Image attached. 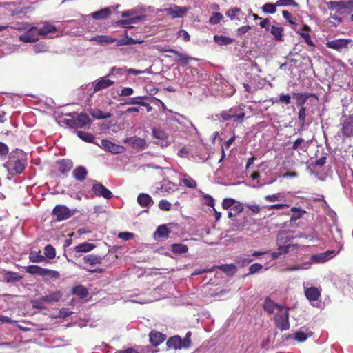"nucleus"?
<instances>
[{"label": "nucleus", "mask_w": 353, "mask_h": 353, "mask_svg": "<svg viewBox=\"0 0 353 353\" xmlns=\"http://www.w3.org/2000/svg\"><path fill=\"white\" fill-rule=\"evenodd\" d=\"M264 310L269 314H274L275 326L281 331L290 329L288 307L276 303L270 297H265L263 303Z\"/></svg>", "instance_id": "obj_1"}, {"label": "nucleus", "mask_w": 353, "mask_h": 353, "mask_svg": "<svg viewBox=\"0 0 353 353\" xmlns=\"http://www.w3.org/2000/svg\"><path fill=\"white\" fill-rule=\"evenodd\" d=\"M27 165V155L21 149L12 150L8 161L3 164L10 175L21 174Z\"/></svg>", "instance_id": "obj_2"}, {"label": "nucleus", "mask_w": 353, "mask_h": 353, "mask_svg": "<svg viewBox=\"0 0 353 353\" xmlns=\"http://www.w3.org/2000/svg\"><path fill=\"white\" fill-rule=\"evenodd\" d=\"M243 105L234 106L229 110L222 111L218 116L221 121H232L236 124L242 123L245 118Z\"/></svg>", "instance_id": "obj_3"}, {"label": "nucleus", "mask_w": 353, "mask_h": 353, "mask_svg": "<svg viewBox=\"0 0 353 353\" xmlns=\"http://www.w3.org/2000/svg\"><path fill=\"white\" fill-rule=\"evenodd\" d=\"M328 7L338 14L350 13L353 11V0L331 1L328 3Z\"/></svg>", "instance_id": "obj_4"}, {"label": "nucleus", "mask_w": 353, "mask_h": 353, "mask_svg": "<svg viewBox=\"0 0 353 353\" xmlns=\"http://www.w3.org/2000/svg\"><path fill=\"white\" fill-rule=\"evenodd\" d=\"M65 124L73 128H81L90 123V119L87 114L81 113L77 117L64 120Z\"/></svg>", "instance_id": "obj_5"}, {"label": "nucleus", "mask_w": 353, "mask_h": 353, "mask_svg": "<svg viewBox=\"0 0 353 353\" xmlns=\"http://www.w3.org/2000/svg\"><path fill=\"white\" fill-rule=\"evenodd\" d=\"M109 77H110V76L107 74L106 76L101 77L92 83L91 87L93 89V91L90 96L92 97L94 93L106 89L113 85L114 81L110 80Z\"/></svg>", "instance_id": "obj_6"}, {"label": "nucleus", "mask_w": 353, "mask_h": 353, "mask_svg": "<svg viewBox=\"0 0 353 353\" xmlns=\"http://www.w3.org/2000/svg\"><path fill=\"white\" fill-rule=\"evenodd\" d=\"M341 132L344 138L353 137V115L344 117L341 121Z\"/></svg>", "instance_id": "obj_7"}, {"label": "nucleus", "mask_w": 353, "mask_h": 353, "mask_svg": "<svg viewBox=\"0 0 353 353\" xmlns=\"http://www.w3.org/2000/svg\"><path fill=\"white\" fill-rule=\"evenodd\" d=\"M189 8L188 7H181L177 5L173 4L170 7L163 10L168 15H170L172 19L182 18L188 12Z\"/></svg>", "instance_id": "obj_8"}, {"label": "nucleus", "mask_w": 353, "mask_h": 353, "mask_svg": "<svg viewBox=\"0 0 353 353\" xmlns=\"http://www.w3.org/2000/svg\"><path fill=\"white\" fill-rule=\"evenodd\" d=\"M73 214V212L65 205H57L53 209V214L58 221L66 220L71 217Z\"/></svg>", "instance_id": "obj_9"}, {"label": "nucleus", "mask_w": 353, "mask_h": 353, "mask_svg": "<svg viewBox=\"0 0 353 353\" xmlns=\"http://www.w3.org/2000/svg\"><path fill=\"white\" fill-rule=\"evenodd\" d=\"M92 191L97 196H102L106 199H110L113 196L110 190L106 188L102 183L97 181H94L92 184Z\"/></svg>", "instance_id": "obj_10"}, {"label": "nucleus", "mask_w": 353, "mask_h": 353, "mask_svg": "<svg viewBox=\"0 0 353 353\" xmlns=\"http://www.w3.org/2000/svg\"><path fill=\"white\" fill-rule=\"evenodd\" d=\"M336 255V253H334V251H327L323 253H319L316 254H313L311 256L310 259L309 261H307V263H310V267L312 263H323L332 257H334Z\"/></svg>", "instance_id": "obj_11"}, {"label": "nucleus", "mask_w": 353, "mask_h": 353, "mask_svg": "<svg viewBox=\"0 0 353 353\" xmlns=\"http://www.w3.org/2000/svg\"><path fill=\"white\" fill-rule=\"evenodd\" d=\"M169 348L181 349L188 347V341L182 340L179 336L170 337L166 343Z\"/></svg>", "instance_id": "obj_12"}, {"label": "nucleus", "mask_w": 353, "mask_h": 353, "mask_svg": "<svg viewBox=\"0 0 353 353\" xmlns=\"http://www.w3.org/2000/svg\"><path fill=\"white\" fill-rule=\"evenodd\" d=\"M351 40L346 39H339L327 41L326 46L329 48L334 49L339 52L342 51L343 49L347 48Z\"/></svg>", "instance_id": "obj_13"}, {"label": "nucleus", "mask_w": 353, "mask_h": 353, "mask_svg": "<svg viewBox=\"0 0 353 353\" xmlns=\"http://www.w3.org/2000/svg\"><path fill=\"white\" fill-rule=\"evenodd\" d=\"M26 33L19 37V40L23 42H34L38 40L37 28L30 26V28L26 30Z\"/></svg>", "instance_id": "obj_14"}, {"label": "nucleus", "mask_w": 353, "mask_h": 353, "mask_svg": "<svg viewBox=\"0 0 353 353\" xmlns=\"http://www.w3.org/2000/svg\"><path fill=\"white\" fill-rule=\"evenodd\" d=\"M152 134L156 139H159V141L156 143L159 145L161 147H167L170 144L167 134L164 131L160 129L154 128L152 130Z\"/></svg>", "instance_id": "obj_15"}, {"label": "nucleus", "mask_w": 353, "mask_h": 353, "mask_svg": "<svg viewBox=\"0 0 353 353\" xmlns=\"http://www.w3.org/2000/svg\"><path fill=\"white\" fill-rule=\"evenodd\" d=\"M88 40L95 42L99 45L105 46L115 42L117 39L112 38L109 35H97L90 38L88 37Z\"/></svg>", "instance_id": "obj_16"}, {"label": "nucleus", "mask_w": 353, "mask_h": 353, "mask_svg": "<svg viewBox=\"0 0 353 353\" xmlns=\"http://www.w3.org/2000/svg\"><path fill=\"white\" fill-rule=\"evenodd\" d=\"M159 185L160 186L158 187L157 188L161 192H166L168 194L173 193V192H176V190H178V189H179L178 185L175 184L168 180L162 181L160 183Z\"/></svg>", "instance_id": "obj_17"}, {"label": "nucleus", "mask_w": 353, "mask_h": 353, "mask_svg": "<svg viewBox=\"0 0 353 353\" xmlns=\"http://www.w3.org/2000/svg\"><path fill=\"white\" fill-rule=\"evenodd\" d=\"M101 147L113 154H119L122 152L123 148L119 145H117L109 140H102L101 141Z\"/></svg>", "instance_id": "obj_18"}, {"label": "nucleus", "mask_w": 353, "mask_h": 353, "mask_svg": "<svg viewBox=\"0 0 353 353\" xmlns=\"http://www.w3.org/2000/svg\"><path fill=\"white\" fill-rule=\"evenodd\" d=\"M125 143H128L133 148L137 149H144L146 146V142L145 139L137 137L127 138L125 140Z\"/></svg>", "instance_id": "obj_19"}, {"label": "nucleus", "mask_w": 353, "mask_h": 353, "mask_svg": "<svg viewBox=\"0 0 353 353\" xmlns=\"http://www.w3.org/2000/svg\"><path fill=\"white\" fill-rule=\"evenodd\" d=\"M144 19H145L144 15L130 17V18H127L126 19H123V20L117 21V26H120L126 27V28L127 27L132 28V26H130L131 24H136Z\"/></svg>", "instance_id": "obj_20"}, {"label": "nucleus", "mask_w": 353, "mask_h": 353, "mask_svg": "<svg viewBox=\"0 0 353 353\" xmlns=\"http://www.w3.org/2000/svg\"><path fill=\"white\" fill-rule=\"evenodd\" d=\"M292 239V235L287 231H280L276 237V245H288L293 246L291 244L290 241Z\"/></svg>", "instance_id": "obj_21"}, {"label": "nucleus", "mask_w": 353, "mask_h": 353, "mask_svg": "<svg viewBox=\"0 0 353 353\" xmlns=\"http://www.w3.org/2000/svg\"><path fill=\"white\" fill-rule=\"evenodd\" d=\"M137 203L142 208H148L153 205L154 201L149 194L141 193L137 196Z\"/></svg>", "instance_id": "obj_22"}, {"label": "nucleus", "mask_w": 353, "mask_h": 353, "mask_svg": "<svg viewBox=\"0 0 353 353\" xmlns=\"http://www.w3.org/2000/svg\"><path fill=\"white\" fill-rule=\"evenodd\" d=\"M305 295L310 301H317L321 295V291L316 287L305 288Z\"/></svg>", "instance_id": "obj_23"}, {"label": "nucleus", "mask_w": 353, "mask_h": 353, "mask_svg": "<svg viewBox=\"0 0 353 353\" xmlns=\"http://www.w3.org/2000/svg\"><path fill=\"white\" fill-rule=\"evenodd\" d=\"M248 223V219L247 216H241V215L237 216V217L233 220L232 223V225L233 227V230L236 231H242L245 225Z\"/></svg>", "instance_id": "obj_24"}, {"label": "nucleus", "mask_w": 353, "mask_h": 353, "mask_svg": "<svg viewBox=\"0 0 353 353\" xmlns=\"http://www.w3.org/2000/svg\"><path fill=\"white\" fill-rule=\"evenodd\" d=\"M57 28L48 22H44L42 27L37 28L38 35L46 36L48 34L56 32Z\"/></svg>", "instance_id": "obj_25"}, {"label": "nucleus", "mask_w": 353, "mask_h": 353, "mask_svg": "<svg viewBox=\"0 0 353 353\" xmlns=\"http://www.w3.org/2000/svg\"><path fill=\"white\" fill-rule=\"evenodd\" d=\"M165 336L159 332L152 331L150 334V341L154 346H157L164 341Z\"/></svg>", "instance_id": "obj_26"}, {"label": "nucleus", "mask_w": 353, "mask_h": 353, "mask_svg": "<svg viewBox=\"0 0 353 353\" xmlns=\"http://www.w3.org/2000/svg\"><path fill=\"white\" fill-rule=\"evenodd\" d=\"M284 29L282 26L279 25H272L270 30V33L274 37L276 41H283Z\"/></svg>", "instance_id": "obj_27"}, {"label": "nucleus", "mask_w": 353, "mask_h": 353, "mask_svg": "<svg viewBox=\"0 0 353 353\" xmlns=\"http://www.w3.org/2000/svg\"><path fill=\"white\" fill-rule=\"evenodd\" d=\"M111 14V10L110 8L107 7L105 8H103L100 10L94 12L91 14L92 17L94 19H104L109 17V16Z\"/></svg>", "instance_id": "obj_28"}, {"label": "nucleus", "mask_w": 353, "mask_h": 353, "mask_svg": "<svg viewBox=\"0 0 353 353\" xmlns=\"http://www.w3.org/2000/svg\"><path fill=\"white\" fill-rule=\"evenodd\" d=\"M102 260L103 258L101 256L94 254H88L83 257L84 262L92 267H94L95 265L101 263Z\"/></svg>", "instance_id": "obj_29"}, {"label": "nucleus", "mask_w": 353, "mask_h": 353, "mask_svg": "<svg viewBox=\"0 0 353 353\" xmlns=\"http://www.w3.org/2000/svg\"><path fill=\"white\" fill-rule=\"evenodd\" d=\"M59 165V170L61 173L65 174L69 172L72 168V162L69 159H62L57 161Z\"/></svg>", "instance_id": "obj_30"}, {"label": "nucleus", "mask_w": 353, "mask_h": 353, "mask_svg": "<svg viewBox=\"0 0 353 353\" xmlns=\"http://www.w3.org/2000/svg\"><path fill=\"white\" fill-rule=\"evenodd\" d=\"M63 294L60 291H55L49 294L43 296V300L46 301V303L52 302H58L62 297Z\"/></svg>", "instance_id": "obj_31"}, {"label": "nucleus", "mask_w": 353, "mask_h": 353, "mask_svg": "<svg viewBox=\"0 0 353 353\" xmlns=\"http://www.w3.org/2000/svg\"><path fill=\"white\" fill-rule=\"evenodd\" d=\"M41 276H43L46 280H57L60 278V274L57 270L43 268Z\"/></svg>", "instance_id": "obj_32"}, {"label": "nucleus", "mask_w": 353, "mask_h": 353, "mask_svg": "<svg viewBox=\"0 0 353 353\" xmlns=\"http://www.w3.org/2000/svg\"><path fill=\"white\" fill-rule=\"evenodd\" d=\"M95 245L92 243L84 242L75 246L74 250L76 252H88L92 250Z\"/></svg>", "instance_id": "obj_33"}, {"label": "nucleus", "mask_w": 353, "mask_h": 353, "mask_svg": "<svg viewBox=\"0 0 353 353\" xmlns=\"http://www.w3.org/2000/svg\"><path fill=\"white\" fill-rule=\"evenodd\" d=\"M226 15L231 19V20H240L241 18L243 17V12L241 10L240 8H231L228 10L226 12Z\"/></svg>", "instance_id": "obj_34"}, {"label": "nucleus", "mask_w": 353, "mask_h": 353, "mask_svg": "<svg viewBox=\"0 0 353 353\" xmlns=\"http://www.w3.org/2000/svg\"><path fill=\"white\" fill-rule=\"evenodd\" d=\"M90 114L97 119H109L112 117V114L110 112H103L99 109H92L90 111Z\"/></svg>", "instance_id": "obj_35"}, {"label": "nucleus", "mask_w": 353, "mask_h": 353, "mask_svg": "<svg viewBox=\"0 0 353 353\" xmlns=\"http://www.w3.org/2000/svg\"><path fill=\"white\" fill-rule=\"evenodd\" d=\"M150 97L145 95V96H139L136 97H132L127 99V101L123 103L124 105H141L143 101L149 100Z\"/></svg>", "instance_id": "obj_36"}, {"label": "nucleus", "mask_w": 353, "mask_h": 353, "mask_svg": "<svg viewBox=\"0 0 353 353\" xmlns=\"http://www.w3.org/2000/svg\"><path fill=\"white\" fill-rule=\"evenodd\" d=\"M87 170L83 166H79L75 168L73 171L74 177L79 181H83L87 176Z\"/></svg>", "instance_id": "obj_37"}, {"label": "nucleus", "mask_w": 353, "mask_h": 353, "mask_svg": "<svg viewBox=\"0 0 353 353\" xmlns=\"http://www.w3.org/2000/svg\"><path fill=\"white\" fill-rule=\"evenodd\" d=\"M167 51L168 52H170L176 55L178 57L177 61L183 64L188 63L189 60L191 59L190 57H188L186 54L181 53L174 49H169Z\"/></svg>", "instance_id": "obj_38"}, {"label": "nucleus", "mask_w": 353, "mask_h": 353, "mask_svg": "<svg viewBox=\"0 0 353 353\" xmlns=\"http://www.w3.org/2000/svg\"><path fill=\"white\" fill-rule=\"evenodd\" d=\"M167 51L168 52H170L176 55L178 57L177 61L183 64L188 63L189 60L191 59L190 57H188L186 54L181 53L174 49H169Z\"/></svg>", "instance_id": "obj_39"}, {"label": "nucleus", "mask_w": 353, "mask_h": 353, "mask_svg": "<svg viewBox=\"0 0 353 353\" xmlns=\"http://www.w3.org/2000/svg\"><path fill=\"white\" fill-rule=\"evenodd\" d=\"M188 248L182 243H174L171 245V251L176 254H185L188 252Z\"/></svg>", "instance_id": "obj_40"}, {"label": "nucleus", "mask_w": 353, "mask_h": 353, "mask_svg": "<svg viewBox=\"0 0 353 353\" xmlns=\"http://www.w3.org/2000/svg\"><path fill=\"white\" fill-rule=\"evenodd\" d=\"M214 41L219 46H228L233 41V39L226 36L215 34Z\"/></svg>", "instance_id": "obj_41"}, {"label": "nucleus", "mask_w": 353, "mask_h": 353, "mask_svg": "<svg viewBox=\"0 0 353 353\" xmlns=\"http://www.w3.org/2000/svg\"><path fill=\"white\" fill-rule=\"evenodd\" d=\"M29 260L32 263H39L46 261V258L44 256L40 254L39 252L32 251L29 254Z\"/></svg>", "instance_id": "obj_42"}, {"label": "nucleus", "mask_w": 353, "mask_h": 353, "mask_svg": "<svg viewBox=\"0 0 353 353\" xmlns=\"http://www.w3.org/2000/svg\"><path fill=\"white\" fill-rule=\"evenodd\" d=\"M25 270L27 273H29L31 274H37V275H39V276L42 275V273L43 271V268L38 266V265H35L26 266V267H25Z\"/></svg>", "instance_id": "obj_43"}, {"label": "nucleus", "mask_w": 353, "mask_h": 353, "mask_svg": "<svg viewBox=\"0 0 353 353\" xmlns=\"http://www.w3.org/2000/svg\"><path fill=\"white\" fill-rule=\"evenodd\" d=\"M310 30L309 26H304V27L302 28V32H299L301 37L304 39L305 43L310 46H314V43L312 41L310 34L307 32H305L304 31H308Z\"/></svg>", "instance_id": "obj_44"}, {"label": "nucleus", "mask_w": 353, "mask_h": 353, "mask_svg": "<svg viewBox=\"0 0 353 353\" xmlns=\"http://www.w3.org/2000/svg\"><path fill=\"white\" fill-rule=\"evenodd\" d=\"M243 207L241 203H238L231 208L230 211L228 212V217L232 218L233 216H239V214L243 211Z\"/></svg>", "instance_id": "obj_45"}, {"label": "nucleus", "mask_w": 353, "mask_h": 353, "mask_svg": "<svg viewBox=\"0 0 353 353\" xmlns=\"http://www.w3.org/2000/svg\"><path fill=\"white\" fill-rule=\"evenodd\" d=\"M44 256L48 259H53L56 256L55 248L50 244L44 248Z\"/></svg>", "instance_id": "obj_46"}, {"label": "nucleus", "mask_w": 353, "mask_h": 353, "mask_svg": "<svg viewBox=\"0 0 353 353\" xmlns=\"http://www.w3.org/2000/svg\"><path fill=\"white\" fill-rule=\"evenodd\" d=\"M116 41L117 43V45L118 46H125V45H132V44L142 43L141 41L134 40V39H132L131 37H126L124 39H119V40L117 39Z\"/></svg>", "instance_id": "obj_47"}, {"label": "nucleus", "mask_w": 353, "mask_h": 353, "mask_svg": "<svg viewBox=\"0 0 353 353\" xmlns=\"http://www.w3.org/2000/svg\"><path fill=\"white\" fill-rule=\"evenodd\" d=\"M291 212H292V215L290 217L291 221H296L305 213V210L295 207L291 208Z\"/></svg>", "instance_id": "obj_48"}, {"label": "nucleus", "mask_w": 353, "mask_h": 353, "mask_svg": "<svg viewBox=\"0 0 353 353\" xmlns=\"http://www.w3.org/2000/svg\"><path fill=\"white\" fill-rule=\"evenodd\" d=\"M145 10V9L142 7H139V8L125 10V11L122 12L121 14L123 18L133 17L137 16L136 14L138 12L137 10Z\"/></svg>", "instance_id": "obj_49"}, {"label": "nucleus", "mask_w": 353, "mask_h": 353, "mask_svg": "<svg viewBox=\"0 0 353 353\" xmlns=\"http://www.w3.org/2000/svg\"><path fill=\"white\" fill-rule=\"evenodd\" d=\"M181 182L189 188H195L196 187V182L190 176L185 175L184 177L181 179Z\"/></svg>", "instance_id": "obj_50"}, {"label": "nucleus", "mask_w": 353, "mask_h": 353, "mask_svg": "<svg viewBox=\"0 0 353 353\" xmlns=\"http://www.w3.org/2000/svg\"><path fill=\"white\" fill-rule=\"evenodd\" d=\"M310 268V263L304 262L301 264H296L292 266H288L285 268L286 271L292 272L299 270H307Z\"/></svg>", "instance_id": "obj_51"}, {"label": "nucleus", "mask_w": 353, "mask_h": 353, "mask_svg": "<svg viewBox=\"0 0 353 353\" xmlns=\"http://www.w3.org/2000/svg\"><path fill=\"white\" fill-rule=\"evenodd\" d=\"M276 2L275 3H266L262 6V10L265 13L274 14L276 11Z\"/></svg>", "instance_id": "obj_52"}, {"label": "nucleus", "mask_w": 353, "mask_h": 353, "mask_svg": "<svg viewBox=\"0 0 353 353\" xmlns=\"http://www.w3.org/2000/svg\"><path fill=\"white\" fill-rule=\"evenodd\" d=\"M72 293L81 298H84L88 295V290L82 285H77L72 289Z\"/></svg>", "instance_id": "obj_53"}, {"label": "nucleus", "mask_w": 353, "mask_h": 353, "mask_svg": "<svg viewBox=\"0 0 353 353\" xmlns=\"http://www.w3.org/2000/svg\"><path fill=\"white\" fill-rule=\"evenodd\" d=\"M252 261L253 259L252 258V256L250 255L246 254L241 255L238 256L236 259V263L241 266H244L246 264L252 262Z\"/></svg>", "instance_id": "obj_54"}, {"label": "nucleus", "mask_w": 353, "mask_h": 353, "mask_svg": "<svg viewBox=\"0 0 353 353\" xmlns=\"http://www.w3.org/2000/svg\"><path fill=\"white\" fill-rule=\"evenodd\" d=\"M307 144L305 141V140L302 138H299L293 143L292 148L294 150H296L298 149L305 150L307 148Z\"/></svg>", "instance_id": "obj_55"}, {"label": "nucleus", "mask_w": 353, "mask_h": 353, "mask_svg": "<svg viewBox=\"0 0 353 353\" xmlns=\"http://www.w3.org/2000/svg\"><path fill=\"white\" fill-rule=\"evenodd\" d=\"M218 268L228 275H233L236 272V267L233 264H225Z\"/></svg>", "instance_id": "obj_56"}, {"label": "nucleus", "mask_w": 353, "mask_h": 353, "mask_svg": "<svg viewBox=\"0 0 353 353\" xmlns=\"http://www.w3.org/2000/svg\"><path fill=\"white\" fill-rule=\"evenodd\" d=\"M169 233L168 228L165 225H162L157 228L155 235H157L159 237H168Z\"/></svg>", "instance_id": "obj_57"}, {"label": "nucleus", "mask_w": 353, "mask_h": 353, "mask_svg": "<svg viewBox=\"0 0 353 353\" xmlns=\"http://www.w3.org/2000/svg\"><path fill=\"white\" fill-rule=\"evenodd\" d=\"M276 6H278V7L293 6L296 8L299 6V4L296 3L294 0H278L276 1Z\"/></svg>", "instance_id": "obj_58"}, {"label": "nucleus", "mask_w": 353, "mask_h": 353, "mask_svg": "<svg viewBox=\"0 0 353 353\" xmlns=\"http://www.w3.org/2000/svg\"><path fill=\"white\" fill-rule=\"evenodd\" d=\"M223 19V16L220 12H214L209 19L211 24L215 25L219 23Z\"/></svg>", "instance_id": "obj_59"}, {"label": "nucleus", "mask_w": 353, "mask_h": 353, "mask_svg": "<svg viewBox=\"0 0 353 353\" xmlns=\"http://www.w3.org/2000/svg\"><path fill=\"white\" fill-rule=\"evenodd\" d=\"M77 136L82 140L87 142H92L94 139L92 134L83 131H78Z\"/></svg>", "instance_id": "obj_60"}, {"label": "nucleus", "mask_w": 353, "mask_h": 353, "mask_svg": "<svg viewBox=\"0 0 353 353\" xmlns=\"http://www.w3.org/2000/svg\"><path fill=\"white\" fill-rule=\"evenodd\" d=\"M20 279L21 277L16 272H9L5 274V279L7 282L18 281Z\"/></svg>", "instance_id": "obj_61"}, {"label": "nucleus", "mask_w": 353, "mask_h": 353, "mask_svg": "<svg viewBox=\"0 0 353 353\" xmlns=\"http://www.w3.org/2000/svg\"><path fill=\"white\" fill-rule=\"evenodd\" d=\"M305 117H306V108L305 107H301V109L299 110V114H298L299 122L300 123L301 127H303L305 125Z\"/></svg>", "instance_id": "obj_62"}, {"label": "nucleus", "mask_w": 353, "mask_h": 353, "mask_svg": "<svg viewBox=\"0 0 353 353\" xmlns=\"http://www.w3.org/2000/svg\"><path fill=\"white\" fill-rule=\"evenodd\" d=\"M283 198V196L282 194H281V193L274 194L272 195H266L264 197L265 200L268 202L279 201H281Z\"/></svg>", "instance_id": "obj_63"}, {"label": "nucleus", "mask_w": 353, "mask_h": 353, "mask_svg": "<svg viewBox=\"0 0 353 353\" xmlns=\"http://www.w3.org/2000/svg\"><path fill=\"white\" fill-rule=\"evenodd\" d=\"M172 203L165 199H162L159 203V208L161 210L169 211L172 209Z\"/></svg>", "instance_id": "obj_64"}]
</instances>
